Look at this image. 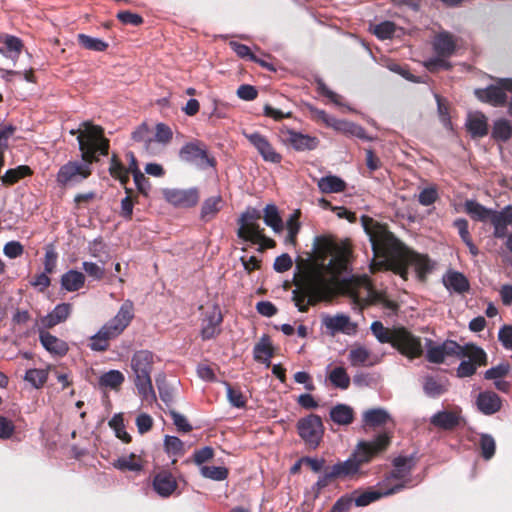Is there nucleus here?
I'll use <instances>...</instances> for the list:
<instances>
[{
  "mask_svg": "<svg viewBox=\"0 0 512 512\" xmlns=\"http://www.w3.org/2000/svg\"><path fill=\"white\" fill-rule=\"evenodd\" d=\"M334 250L331 242L314 239V258L294 277L296 289L292 291V300L300 312L331 296L337 276L346 267V252L334 255Z\"/></svg>",
  "mask_w": 512,
  "mask_h": 512,
  "instance_id": "f257e3e1",
  "label": "nucleus"
},
{
  "mask_svg": "<svg viewBox=\"0 0 512 512\" xmlns=\"http://www.w3.org/2000/svg\"><path fill=\"white\" fill-rule=\"evenodd\" d=\"M361 222L371 243L374 257L378 259L372 264V269L384 268L399 275L403 280L408 279L410 268L420 280H424L432 271L433 265L427 256L412 251L385 226L367 216H362Z\"/></svg>",
  "mask_w": 512,
  "mask_h": 512,
  "instance_id": "f03ea898",
  "label": "nucleus"
},
{
  "mask_svg": "<svg viewBox=\"0 0 512 512\" xmlns=\"http://www.w3.org/2000/svg\"><path fill=\"white\" fill-rule=\"evenodd\" d=\"M77 136L79 149L82 152L80 161H69L62 165L57 173L56 180L60 186L73 187L83 182L91 174V164L95 154L107 155L109 142L103 137V130L99 126L83 123Z\"/></svg>",
  "mask_w": 512,
  "mask_h": 512,
  "instance_id": "7ed1b4c3",
  "label": "nucleus"
},
{
  "mask_svg": "<svg viewBox=\"0 0 512 512\" xmlns=\"http://www.w3.org/2000/svg\"><path fill=\"white\" fill-rule=\"evenodd\" d=\"M390 442L386 433L379 434L372 441H361L355 451L345 461L332 465L330 470L336 479L352 478L360 472V467L368 463L372 457L384 450Z\"/></svg>",
  "mask_w": 512,
  "mask_h": 512,
  "instance_id": "20e7f679",
  "label": "nucleus"
},
{
  "mask_svg": "<svg viewBox=\"0 0 512 512\" xmlns=\"http://www.w3.org/2000/svg\"><path fill=\"white\" fill-rule=\"evenodd\" d=\"M370 329L379 343L391 344L401 354L410 359L419 357L423 352L420 338L414 336L403 327H394L393 329H389L384 327L382 322L374 321L372 322Z\"/></svg>",
  "mask_w": 512,
  "mask_h": 512,
  "instance_id": "39448f33",
  "label": "nucleus"
},
{
  "mask_svg": "<svg viewBox=\"0 0 512 512\" xmlns=\"http://www.w3.org/2000/svg\"><path fill=\"white\" fill-rule=\"evenodd\" d=\"M134 317V305L130 300H126L119 308L117 314L105 323L99 331L94 334L90 340V348L93 351H105L109 346V341L118 337L130 324Z\"/></svg>",
  "mask_w": 512,
  "mask_h": 512,
  "instance_id": "423d86ee",
  "label": "nucleus"
},
{
  "mask_svg": "<svg viewBox=\"0 0 512 512\" xmlns=\"http://www.w3.org/2000/svg\"><path fill=\"white\" fill-rule=\"evenodd\" d=\"M154 363V356L148 350H140L133 354L130 367L133 375V382L142 400L152 402L156 400L153 389L151 372Z\"/></svg>",
  "mask_w": 512,
  "mask_h": 512,
  "instance_id": "0eeeda50",
  "label": "nucleus"
},
{
  "mask_svg": "<svg viewBox=\"0 0 512 512\" xmlns=\"http://www.w3.org/2000/svg\"><path fill=\"white\" fill-rule=\"evenodd\" d=\"M297 432L300 438L310 448L316 449L324 436V426L320 416L309 414L297 422Z\"/></svg>",
  "mask_w": 512,
  "mask_h": 512,
  "instance_id": "6e6552de",
  "label": "nucleus"
},
{
  "mask_svg": "<svg viewBox=\"0 0 512 512\" xmlns=\"http://www.w3.org/2000/svg\"><path fill=\"white\" fill-rule=\"evenodd\" d=\"M414 465L415 463L412 456H399L395 458L393 461L394 468L386 480H397L398 482L387 488L384 494L392 495L407 487L410 483V475Z\"/></svg>",
  "mask_w": 512,
  "mask_h": 512,
  "instance_id": "1a4fd4ad",
  "label": "nucleus"
},
{
  "mask_svg": "<svg viewBox=\"0 0 512 512\" xmlns=\"http://www.w3.org/2000/svg\"><path fill=\"white\" fill-rule=\"evenodd\" d=\"M179 157L182 161L201 169L213 167L215 164L214 159L209 157L205 144L200 141L188 142L183 145L179 151Z\"/></svg>",
  "mask_w": 512,
  "mask_h": 512,
  "instance_id": "9d476101",
  "label": "nucleus"
},
{
  "mask_svg": "<svg viewBox=\"0 0 512 512\" xmlns=\"http://www.w3.org/2000/svg\"><path fill=\"white\" fill-rule=\"evenodd\" d=\"M506 91L512 92V78H500L496 84L483 89H476V97L493 106H502L506 103Z\"/></svg>",
  "mask_w": 512,
  "mask_h": 512,
  "instance_id": "9b49d317",
  "label": "nucleus"
},
{
  "mask_svg": "<svg viewBox=\"0 0 512 512\" xmlns=\"http://www.w3.org/2000/svg\"><path fill=\"white\" fill-rule=\"evenodd\" d=\"M490 223L494 228L493 236L498 239L506 237V248L512 253V233L507 234V227L512 226V205H507L500 211L494 210Z\"/></svg>",
  "mask_w": 512,
  "mask_h": 512,
  "instance_id": "f8f14e48",
  "label": "nucleus"
},
{
  "mask_svg": "<svg viewBox=\"0 0 512 512\" xmlns=\"http://www.w3.org/2000/svg\"><path fill=\"white\" fill-rule=\"evenodd\" d=\"M280 137L283 143L290 145L296 151H311L319 145L318 138L287 127L280 129Z\"/></svg>",
  "mask_w": 512,
  "mask_h": 512,
  "instance_id": "ddd939ff",
  "label": "nucleus"
},
{
  "mask_svg": "<svg viewBox=\"0 0 512 512\" xmlns=\"http://www.w3.org/2000/svg\"><path fill=\"white\" fill-rule=\"evenodd\" d=\"M164 199L176 207L189 208L194 206L199 200L198 189H178V188H166L162 191Z\"/></svg>",
  "mask_w": 512,
  "mask_h": 512,
  "instance_id": "4468645a",
  "label": "nucleus"
},
{
  "mask_svg": "<svg viewBox=\"0 0 512 512\" xmlns=\"http://www.w3.org/2000/svg\"><path fill=\"white\" fill-rule=\"evenodd\" d=\"M244 136L257 149L262 158L271 163H279L281 155L275 151L267 138L258 132L244 133Z\"/></svg>",
  "mask_w": 512,
  "mask_h": 512,
  "instance_id": "2eb2a0df",
  "label": "nucleus"
},
{
  "mask_svg": "<svg viewBox=\"0 0 512 512\" xmlns=\"http://www.w3.org/2000/svg\"><path fill=\"white\" fill-rule=\"evenodd\" d=\"M222 320L223 318L220 308L216 305H213L209 310L205 312L201 329L202 338L204 340H208L219 334V326Z\"/></svg>",
  "mask_w": 512,
  "mask_h": 512,
  "instance_id": "dca6fc26",
  "label": "nucleus"
},
{
  "mask_svg": "<svg viewBox=\"0 0 512 512\" xmlns=\"http://www.w3.org/2000/svg\"><path fill=\"white\" fill-rule=\"evenodd\" d=\"M468 356L470 360L462 361L457 368L458 377H469L475 373L477 364L484 365L486 363V353L479 347L469 348Z\"/></svg>",
  "mask_w": 512,
  "mask_h": 512,
  "instance_id": "f3484780",
  "label": "nucleus"
},
{
  "mask_svg": "<svg viewBox=\"0 0 512 512\" xmlns=\"http://www.w3.org/2000/svg\"><path fill=\"white\" fill-rule=\"evenodd\" d=\"M433 50L438 56L449 58L456 51L457 39L448 31H440L432 42Z\"/></svg>",
  "mask_w": 512,
  "mask_h": 512,
  "instance_id": "a211bd4d",
  "label": "nucleus"
},
{
  "mask_svg": "<svg viewBox=\"0 0 512 512\" xmlns=\"http://www.w3.org/2000/svg\"><path fill=\"white\" fill-rule=\"evenodd\" d=\"M323 325L331 332V334L342 332L350 335L355 333L357 328L356 324L351 322L350 317L344 314L325 316L323 318Z\"/></svg>",
  "mask_w": 512,
  "mask_h": 512,
  "instance_id": "6ab92c4d",
  "label": "nucleus"
},
{
  "mask_svg": "<svg viewBox=\"0 0 512 512\" xmlns=\"http://www.w3.org/2000/svg\"><path fill=\"white\" fill-rule=\"evenodd\" d=\"M442 282L449 292L457 294H463L470 288L467 277L463 273L455 270L447 271L442 277Z\"/></svg>",
  "mask_w": 512,
  "mask_h": 512,
  "instance_id": "aec40b11",
  "label": "nucleus"
},
{
  "mask_svg": "<svg viewBox=\"0 0 512 512\" xmlns=\"http://www.w3.org/2000/svg\"><path fill=\"white\" fill-rule=\"evenodd\" d=\"M153 488L161 497H169L177 488L175 477L166 471L159 472L153 479Z\"/></svg>",
  "mask_w": 512,
  "mask_h": 512,
  "instance_id": "412c9836",
  "label": "nucleus"
},
{
  "mask_svg": "<svg viewBox=\"0 0 512 512\" xmlns=\"http://www.w3.org/2000/svg\"><path fill=\"white\" fill-rule=\"evenodd\" d=\"M476 404L483 414L492 415L500 410L502 401L495 392L484 391L478 394Z\"/></svg>",
  "mask_w": 512,
  "mask_h": 512,
  "instance_id": "4be33fe9",
  "label": "nucleus"
},
{
  "mask_svg": "<svg viewBox=\"0 0 512 512\" xmlns=\"http://www.w3.org/2000/svg\"><path fill=\"white\" fill-rule=\"evenodd\" d=\"M72 306L69 303H61L41 319L43 328H51L59 323L64 322L70 315Z\"/></svg>",
  "mask_w": 512,
  "mask_h": 512,
  "instance_id": "5701e85b",
  "label": "nucleus"
},
{
  "mask_svg": "<svg viewBox=\"0 0 512 512\" xmlns=\"http://www.w3.org/2000/svg\"><path fill=\"white\" fill-rule=\"evenodd\" d=\"M39 339L42 346L50 353L63 356L68 351V345L65 341L57 338L47 331H39Z\"/></svg>",
  "mask_w": 512,
  "mask_h": 512,
  "instance_id": "b1692460",
  "label": "nucleus"
},
{
  "mask_svg": "<svg viewBox=\"0 0 512 512\" xmlns=\"http://www.w3.org/2000/svg\"><path fill=\"white\" fill-rule=\"evenodd\" d=\"M460 415L454 411H439L431 416L430 423L443 430H452L459 425Z\"/></svg>",
  "mask_w": 512,
  "mask_h": 512,
  "instance_id": "393cba45",
  "label": "nucleus"
},
{
  "mask_svg": "<svg viewBox=\"0 0 512 512\" xmlns=\"http://www.w3.org/2000/svg\"><path fill=\"white\" fill-rule=\"evenodd\" d=\"M466 127L472 137H483L488 132L487 118L481 112L469 113Z\"/></svg>",
  "mask_w": 512,
  "mask_h": 512,
  "instance_id": "a878e982",
  "label": "nucleus"
},
{
  "mask_svg": "<svg viewBox=\"0 0 512 512\" xmlns=\"http://www.w3.org/2000/svg\"><path fill=\"white\" fill-rule=\"evenodd\" d=\"M330 419L337 425H349L354 420L353 409L346 404H337L330 409Z\"/></svg>",
  "mask_w": 512,
  "mask_h": 512,
  "instance_id": "bb28decb",
  "label": "nucleus"
},
{
  "mask_svg": "<svg viewBox=\"0 0 512 512\" xmlns=\"http://www.w3.org/2000/svg\"><path fill=\"white\" fill-rule=\"evenodd\" d=\"M22 49V42L15 36L7 35L0 39V53L5 57L15 61Z\"/></svg>",
  "mask_w": 512,
  "mask_h": 512,
  "instance_id": "cd10ccee",
  "label": "nucleus"
},
{
  "mask_svg": "<svg viewBox=\"0 0 512 512\" xmlns=\"http://www.w3.org/2000/svg\"><path fill=\"white\" fill-rule=\"evenodd\" d=\"M253 356L256 361L265 364L267 367L270 366L273 349L267 335H263L260 341L254 346Z\"/></svg>",
  "mask_w": 512,
  "mask_h": 512,
  "instance_id": "c85d7f7f",
  "label": "nucleus"
},
{
  "mask_svg": "<svg viewBox=\"0 0 512 512\" xmlns=\"http://www.w3.org/2000/svg\"><path fill=\"white\" fill-rule=\"evenodd\" d=\"M85 276L77 270H69L61 277V286L68 292L78 291L84 286Z\"/></svg>",
  "mask_w": 512,
  "mask_h": 512,
  "instance_id": "c756f323",
  "label": "nucleus"
},
{
  "mask_svg": "<svg viewBox=\"0 0 512 512\" xmlns=\"http://www.w3.org/2000/svg\"><path fill=\"white\" fill-rule=\"evenodd\" d=\"M222 204L223 200L220 195L207 198L203 202L201 207V220L208 222L211 219H213L216 216V214L220 211Z\"/></svg>",
  "mask_w": 512,
  "mask_h": 512,
  "instance_id": "7c9ffc66",
  "label": "nucleus"
},
{
  "mask_svg": "<svg viewBox=\"0 0 512 512\" xmlns=\"http://www.w3.org/2000/svg\"><path fill=\"white\" fill-rule=\"evenodd\" d=\"M391 420L389 412L384 408H373L364 412L363 421L366 425L377 427Z\"/></svg>",
  "mask_w": 512,
  "mask_h": 512,
  "instance_id": "2f4dec72",
  "label": "nucleus"
},
{
  "mask_svg": "<svg viewBox=\"0 0 512 512\" xmlns=\"http://www.w3.org/2000/svg\"><path fill=\"white\" fill-rule=\"evenodd\" d=\"M465 210L469 215H471L472 218L482 222H491L492 213L494 211L493 209L486 208L485 206L473 200H467L465 202Z\"/></svg>",
  "mask_w": 512,
  "mask_h": 512,
  "instance_id": "473e14b6",
  "label": "nucleus"
},
{
  "mask_svg": "<svg viewBox=\"0 0 512 512\" xmlns=\"http://www.w3.org/2000/svg\"><path fill=\"white\" fill-rule=\"evenodd\" d=\"M345 182L334 175L322 177L318 180V188L322 193H339L344 191Z\"/></svg>",
  "mask_w": 512,
  "mask_h": 512,
  "instance_id": "72a5a7b5",
  "label": "nucleus"
},
{
  "mask_svg": "<svg viewBox=\"0 0 512 512\" xmlns=\"http://www.w3.org/2000/svg\"><path fill=\"white\" fill-rule=\"evenodd\" d=\"M264 223L271 227L275 233H280L283 230V221L276 205H266L264 208Z\"/></svg>",
  "mask_w": 512,
  "mask_h": 512,
  "instance_id": "f704fd0d",
  "label": "nucleus"
},
{
  "mask_svg": "<svg viewBox=\"0 0 512 512\" xmlns=\"http://www.w3.org/2000/svg\"><path fill=\"white\" fill-rule=\"evenodd\" d=\"M424 393L430 398H437L446 392L445 383L433 376H426L423 379Z\"/></svg>",
  "mask_w": 512,
  "mask_h": 512,
  "instance_id": "c9c22d12",
  "label": "nucleus"
},
{
  "mask_svg": "<svg viewBox=\"0 0 512 512\" xmlns=\"http://www.w3.org/2000/svg\"><path fill=\"white\" fill-rule=\"evenodd\" d=\"M331 384L338 389L346 390L350 385V377L345 368L341 366L334 367L328 374Z\"/></svg>",
  "mask_w": 512,
  "mask_h": 512,
  "instance_id": "e433bc0d",
  "label": "nucleus"
},
{
  "mask_svg": "<svg viewBox=\"0 0 512 512\" xmlns=\"http://www.w3.org/2000/svg\"><path fill=\"white\" fill-rule=\"evenodd\" d=\"M77 40L80 46L91 51L102 52L108 47V44L102 39L91 37L86 34H78Z\"/></svg>",
  "mask_w": 512,
  "mask_h": 512,
  "instance_id": "4c0bfd02",
  "label": "nucleus"
},
{
  "mask_svg": "<svg viewBox=\"0 0 512 512\" xmlns=\"http://www.w3.org/2000/svg\"><path fill=\"white\" fill-rule=\"evenodd\" d=\"M31 173L32 171L28 166L20 165L16 168L8 169L0 179L3 184L12 185Z\"/></svg>",
  "mask_w": 512,
  "mask_h": 512,
  "instance_id": "58836bf2",
  "label": "nucleus"
},
{
  "mask_svg": "<svg viewBox=\"0 0 512 512\" xmlns=\"http://www.w3.org/2000/svg\"><path fill=\"white\" fill-rule=\"evenodd\" d=\"M124 382V375L119 370H110L99 378V385L106 388L116 389Z\"/></svg>",
  "mask_w": 512,
  "mask_h": 512,
  "instance_id": "ea45409f",
  "label": "nucleus"
},
{
  "mask_svg": "<svg viewBox=\"0 0 512 512\" xmlns=\"http://www.w3.org/2000/svg\"><path fill=\"white\" fill-rule=\"evenodd\" d=\"M114 467L121 471L138 472L142 470V464L136 459V455L133 453L128 456L119 457L114 462Z\"/></svg>",
  "mask_w": 512,
  "mask_h": 512,
  "instance_id": "a19ab883",
  "label": "nucleus"
},
{
  "mask_svg": "<svg viewBox=\"0 0 512 512\" xmlns=\"http://www.w3.org/2000/svg\"><path fill=\"white\" fill-rule=\"evenodd\" d=\"M48 379V370L46 369H29L26 371L24 380L31 384L32 387L39 389Z\"/></svg>",
  "mask_w": 512,
  "mask_h": 512,
  "instance_id": "79ce46f5",
  "label": "nucleus"
},
{
  "mask_svg": "<svg viewBox=\"0 0 512 512\" xmlns=\"http://www.w3.org/2000/svg\"><path fill=\"white\" fill-rule=\"evenodd\" d=\"M200 474L207 479L223 481L228 477V470L221 466L203 465L199 468Z\"/></svg>",
  "mask_w": 512,
  "mask_h": 512,
  "instance_id": "37998d69",
  "label": "nucleus"
},
{
  "mask_svg": "<svg viewBox=\"0 0 512 512\" xmlns=\"http://www.w3.org/2000/svg\"><path fill=\"white\" fill-rule=\"evenodd\" d=\"M512 135V127L505 119H499L494 122L492 136L499 141H507Z\"/></svg>",
  "mask_w": 512,
  "mask_h": 512,
  "instance_id": "c03bdc74",
  "label": "nucleus"
},
{
  "mask_svg": "<svg viewBox=\"0 0 512 512\" xmlns=\"http://www.w3.org/2000/svg\"><path fill=\"white\" fill-rule=\"evenodd\" d=\"M88 248L90 255L94 258H97L98 261L103 265L108 261L110 256L107 250V246L101 240H93L89 243Z\"/></svg>",
  "mask_w": 512,
  "mask_h": 512,
  "instance_id": "a18cd8bd",
  "label": "nucleus"
},
{
  "mask_svg": "<svg viewBox=\"0 0 512 512\" xmlns=\"http://www.w3.org/2000/svg\"><path fill=\"white\" fill-rule=\"evenodd\" d=\"M261 217L260 212L254 208H248L245 212L241 214L239 219L240 227L237 231L238 236H243L245 234V228L255 223Z\"/></svg>",
  "mask_w": 512,
  "mask_h": 512,
  "instance_id": "49530a36",
  "label": "nucleus"
},
{
  "mask_svg": "<svg viewBox=\"0 0 512 512\" xmlns=\"http://www.w3.org/2000/svg\"><path fill=\"white\" fill-rule=\"evenodd\" d=\"M385 490L386 489H380L363 492L354 499L355 505L358 507L367 506L370 503L380 499L381 497L387 496L386 494H384Z\"/></svg>",
  "mask_w": 512,
  "mask_h": 512,
  "instance_id": "de8ad7c7",
  "label": "nucleus"
},
{
  "mask_svg": "<svg viewBox=\"0 0 512 512\" xmlns=\"http://www.w3.org/2000/svg\"><path fill=\"white\" fill-rule=\"evenodd\" d=\"M479 444L483 458L486 460L491 459L496 449L494 438L490 434H481Z\"/></svg>",
  "mask_w": 512,
  "mask_h": 512,
  "instance_id": "09e8293b",
  "label": "nucleus"
},
{
  "mask_svg": "<svg viewBox=\"0 0 512 512\" xmlns=\"http://www.w3.org/2000/svg\"><path fill=\"white\" fill-rule=\"evenodd\" d=\"M238 237L245 241H251L253 243H260L266 240L265 236L262 234V229L260 228V225L257 223V221L253 224L248 225L245 228V234L243 236Z\"/></svg>",
  "mask_w": 512,
  "mask_h": 512,
  "instance_id": "8fccbe9b",
  "label": "nucleus"
},
{
  "mask_svg": "<svg viewBox=\"0 0 512 512\" xmlns=\"http://www.w3.org/2000/svg\"><path fill=\"white\" fill-rule=\"evenodd\" d=\"M395 31L396 25L391 21H383L373 27V33L381 40L392 38Z\"/></svg>",
  "mask_w": 512,
  "mask_h": 512,
  "instance_id": "3c124183",
  "label": "nucleus"
},
{
  "mask_svg": "<svg viewBox=\"0 0 512 512\" xmlns=\"http://www.w3.org/2000/svg\"><path fill=\"white\" fill-rule=\"evenodd\" d=\"M297 219H298V214L293 213L290 215L289 219L286 222V228H287L288 234L286 236L285 242L287 244L295 245V243H296V236L300 229V224L297 221Z\"/></svg>",
  "mask_w": 512,
  "mask_h": 512,
  "instance_id": "603ef678",
  "label": "nucleus"
},
{
  "mask_svg": "<svg viewBox=\"0 0 512 512\" xmlns=\"http://www.w3.org/2000/svg\"><path fill=\"white\" fill-rule=\"evenodd\" d=\"M427 360L431 363H442L446 356L440 345H433L431 340L427 339V352H426Z\"/></svg>",
  "mask_w": 512,
  "mask_h": 512,
  "instance_id": "864d4df0",
  "label": "nucleus"
},
{
  "mask_svg": "<svg viewBox=\"0 0 512 512\" xmlns=\"http://www.w3.org/2000/svg\"><path fill=\"white\" fill-rule=\"evenodd\" d=\"M183 442L176 436L166 435L164 438V449L168 454L181 455L183 454Z\"/></svg>",
  "mask_w": 512,
  "mask_h": 512,
  "instance_id": "5fc2aeb1",
  "label": "nucleus"
},
{
  "mask_svg": "<svg viewBox=\"0 0 512 512\" xmlns=\"http://www.w3.org/2000/svg\"><path fill=\"white\" fill-rule=\"evenodd\" d=\"M231 49L241 58H247V59H250L252 61H255V62H258L260 63L262 66H266V63L264 61H261L259 59L256 58V56H254L251 51H250V48L247 46V45H244V44H241V43H238V42H235V41H231L229 43Z\"/></svg>",
  "mask_w": 512,
  "mask_h": 512,
  "instance_id": "6e6d98bb",
  "label": "nucleus"
},
{
  "mask_svg": "<svg viewBox=\"0 0 512 512\" xmlns=\"http://www.w3.org/2000/svg\"><path fill=\"white\" fill-rule=\"evenodd\" d=\"M82 268L93 280H101L105 275V268L103 264L98 265L94 262L84 261L82 263Z\"/></svg>",
  "mask_w": 512,
  "mask_h": 512,
  "instance_id": "4d7b16f0",
  "label": "nucleus"
},
{
  "mask_svg": "<svg viewBox=\"0 0 512 512\" xmlns=\"http://www.w3.org/2000/svg\"><path fill=\"white\" fill-rule=\"evenodd\" d=\"M226 385L227 399L229 403L236 408H243L246 404L245 398L240 390L233 389L229 384Z\"/></svg>",
  "mask_w": 512,
  "mask_h": 512,
  "instance_id": "13d9d810",
  "label": "nucleus"
},
{
  "mask_svg": "<svg viewBox=\"0 0 512 512\" xmlns=\"http://www.w3.org/2000/svg\"><path fill=\"white\" fill-rule=\"evenodd\" d=\"M149 128L146 124L140 125L135 131L132 133L133 140L137 142H144L145 148L147 151L150 150L151 145L154 143V140L148 137Z\"/></svg>",
  "mask_w": 512,
  "mask_h": 512,
  "instance_id": "bf43d9fd",
  "label": "nucleus"
},
{
  "mask_svg": "<svg viewBox=\"0 0 512 512\" xmlns=\"http://www.w3.org/2000/svg\"><path fill=\"white\" fill-rule=\"evenodd\" d=\"M369 358V351L364 347H357L349 352V360L353 366L364 364Z\"/></svg>",
  "mask_w": 512,
  "mask_h": 512,
  "instance_id": "052dcab7",
  "label": "nucleus"
},
{
  "mask_svg": "<svg viewBox=\"0 0 512 512\" xmlns=\"http://www.w3.org/2000/svg\"><path fill=\"white\" fill-rule=\"evenodd\" d=\"M24 252V247L19 241H9L3 247V253L9 259L20 257Z\"/></svg>",
  "mask_w": 512,
  "mask_h": 512,
  "instance_id": "680f3d73",
  "label": "nucleus"
},
{
  "mask_svg": "<svg viewBox=\"0 0 512 512\" xmlns=\"http://www.w3.org/2000/svg\"><path fill=\"white\" fill-rule=\"evenodd\" d=\"M447 59L448 58L438 56L436 54L435 57H432L425 62V66L431 72L437 71L439 69L448 70L450 69L451 64L447 61Z\"/></svg>",
  "mask_w": 512,
  "mask_h": 512,
  "instance_id": "e2e57ef3",
  "label": "nucleus"
},
{
  "mask_svg": "<svg viewBox=\"0 0 512 512\" xmlns=\"http://www.w3.org/2000/svg\"><path fill=\"white\" fill-rule=\"evenodd\" d=\"M316 84H317V89H318L319 93H321L323 96L327 97L334 104H336L338 106L343 105V103L341 101L342 96H340L339 94H337L334 91H332L331 89H329L323 80L318 79L316 81Z\"/></svg>",
  "mask_w": 512,
  "mask_h": 512,
  "instance_id": "0e129e2a",
  "label": "nucleus"
},
{
  "mask_svg": "<svg viewBox=\"0 0 512 512\" xmlns=\"http://www.w3.org/2000/svg\"><path fill=\"white\" fill-rule=\"evenodd\" d=\"M508 372L509 365L501 363L497 366L491 367L490 369L486 370L485 378L496 381L502 379L504 376L508 374Z\"/></svg>",
  "mask_w": 512,
  "mask_h": 512,
  "instance_id": "69168bd1",
  "label": "nucleus"
},
{
  "mask_svg": "<svg viewBox=\"0 0 512 512\" xmlns=\"http://www.w3.org/2000/svg\"><path fill=\"white\" fill-rule=\"evenodd\" d=\"M172 139V130L163 123L156 125L155 141L166 145Z\"/></svg>",
  "mask_w": 512,
  "mask_h": 512,
  "instance_id": "338daca9",
  "label": "nucleus"
},
{
  "mask_svg": "<svg viewBox=\"0 0 512 512\" xmlns=\"http://www.w3.org/2000/svg\"><path fill=\"white\" fill-rule=\"evenodd\" d=\"M498 339L507 349H512V326L504 325L498 333Z\"/></svg>",
  "mask_w": 512,
  "mask_h": 512,
  "instance_id": "774afa93",
  "label": "nucleus"
}]
</instances>
